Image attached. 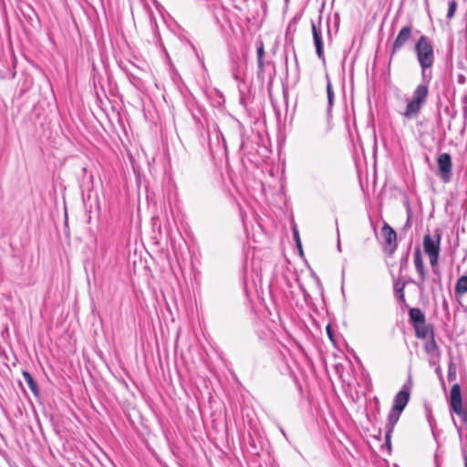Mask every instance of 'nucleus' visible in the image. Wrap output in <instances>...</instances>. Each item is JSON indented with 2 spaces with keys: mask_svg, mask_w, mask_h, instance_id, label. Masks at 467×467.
<instances>
[{
  "mask_svg": "<svg viewBox=\"0 0 467 467\" xmlns=\"http://www.w3.org/2000/svg\"><path fill=\"white\" fill-rule=\"evenodd\" d=\"M418 62L421 67L422 83L413 91L411 99L407 103L403 116L407 119L418 117L421 109L427 102L429 96V84L432 78L431 67L434 64V48L431 39L420 36L414 47Z\"/></svg>",
  "mask_w": 467,
  "mask_h": 467,
  "instance_id": "f257e3e1",
  "label": "nucleus"
},
{
  "mask_svg": "<svg viewBox=\"0 0 467 467\" xmlns=\"http://www.w3.org/2000/svg\"><path fill=\"white\" fill-rule=\"evenodd\" d=\"M402 411L396 410L394 408L391 409L389 416H388V423H387V432H386V444L388 447H390V437L391 432L393 431L394 425L398 422L400 413Z\"/></svg>",
  "mask_w": 467,
  "mask_h": 467,
  "instance_id": "6e6552de",
  "label": "nucleus"
},
{
  "mask_svg": "<svg viewBox=\"0 0 467 467\" xmlns=\"http://www.w3.org/2000/svg\"><path fill=\"white\" fill-rule=\"evenodd\" d=\"M326 79H327V112H329L331 110V108L334 103V91L332 88V84H331L329 76L327 74L326 75Z\"/></svg>",
  "mask_w": 467,
  "mask_h": 467,
  "instance_id": "dca6fc26",
  "label": "nucleus"
},
{
  "mask_svg": "<svg viewBox=\"0 0 467 467\" xmlns=\"http://www.w3.org/2000/svg\"><path fill=\"white\" fill-rule=\"evenodd\" d=\"M454 291L457 296H462L467 293V273L458 278Z\"/></svg>",
  "mask_w": 467,
  "mask_h": 467,
  "instance_id": "4468645a",
  "label": "nucleus"
},
{
  "mask_svg": "<svg viewBox=\"0 0 467 467\" xmlns=\"http://www.w3.org/2000/svg\"><path fill=\"white\" fill-rule=\"evenodd\" d=\"M415 336L418 338L424 339L428 337H431L434 335V330L431 325L427 324L426 321L422 324L415 325L414 327Z\"/></svg>",
  "mask_w": 467,
  "mask_h": 467,
  "instance_id": "9b49d317",
  "label": "nucleus"
},
{
  "mask_svg": "<svg viewBox=\"0 0 467 467\" xmlns=\"http://www.w3.org/2000/svg\"><path fill=\"white\" fill-rule=\"evenodd\" d=\"M441 234L435 231L434 235L426 234L423 238V250L427 254H440Z\"/></svg>",
  "mask_w": 467,
  "mask_h": 467,
  "instance_id": "423d86ee",
  "label": "nucleus"
},
{
  "mask_svg": "<svg viewBox=\"0 0 467 467\" xmlns=\"http://www.w3.org/2000/svg\"><path fill=\"white\" fill-rule=\"evenodd\" d=\"M456 379V367L453 362H450L448 366V380L453 381Z\"/></svg>",
  "mask_w": 467,
  "mask_h": 467,
  "instance_id": "6ab92c4d",
  "label": "nucleus"
},
{
  "mask_svg": "<svg viewBox=\"0 0 467 467\" xmlns=\"http://www.w3.org/2000/svg\"><path fill=\"white\" fill-rule=\"evenodd\" d=\"M452 420H453L454 425H455V426H457V425H456V422H455V420H454V419H452ZM456 428H457V431H458L459 435L461 436V433H462V428H461V427H456Z\"/></svg>",
  "mask_w": 467,
  "mask_h": 467,
  "instance_id": "a878e982",
  "label": "nucleus"
},
{
  "mask_svg": "<svg viewBox=\"0 0 467 467\" xmlns=\"http://www.w3.org/2000/svg\"><path fill=\"white\" fill-rule=\"evenodd\" d=\"M405 283L400 281H396L394 283V291L398 296V298L405 302V295H404Z\"/></svg>",
  "mask_w": 467,
  "mask_h": 467,
  "instance_id": "a211bd4d",
  "label": "nucleus"
},
{
  "mask_svg": "<svg viewBox=\"0 0 467 467\" xmlns=\"http://www.w3.org/2000/svg\"><path fill=\"white\" fill-rule=\"evenodd\" d=\"M438 361H439V359H437L436 358H433V356H430V364L431 365H435Z\"/></svg>",
  "mask_w": 467,
  "mask_h": 467,
  "instance_id": "b1692460",
  "label": "nucleus"
},
{
  "mask_svg": "<svg viewBox=\"0 0 467 467\" xmlns=\"http://www.w3.org/2000/svg\"><path fill=\"white\" fill-rule=\"evenodd\" d=\"M412 35V26H405L399 32L396 36L391 51V57L399 51L406 43H408Z\"/></svg>",
  "mask_w": 467,
  "mask_h": 467,
  "instance_id": "0eeeda50",
  "label": "nucleus"
},
{
  "mask_svg": "<svg viewBox=\"0 0 467 467\" xmlns=\"http://www.w3.org/2000/svg\"><path fill=\"white\" fill-rule=\"evenodd\" d=\"M438 176L444 183H448L452 176V161L449 153L443 152L437 157Z\"/></svg>",
  "mask_w": 467,
  "mask_h": 467,
  "instance_id": "7ed1b4c3",
  "label": "nucleus"
},
{
  "mask_svg": "<svg viewBox=\"0 0 467 467\" xmlns=\"http://www.w3.org/2000/svg\"><path fill=\"white\" fill-rule=\"evenodd\" d=\"M414 265L416 271L420 275V282L418 283V286L420 287L427 278V271L424 266L423 259L420 254V251L417 249L414 253Z\"/></svg>",
  "mask_w": 467,
  "mask_h": 467,
  "instance_id": "1a4fd4ad",
  "label": "nucleus"
},
{
  "mask_svg": "<svg viewBox=\"0 0 467 467\" xmlns=\"http://www.w3.org/2000/svg\"><path fill=\"white\" fill-rule=\"evenodd\" d=\"M23 378H24L25 381L26 382V384H27L28 388L30 389V390L33 392V394L36 397H37L38 394H39L38 387H37L36 382L35 381V379L31 376V374L29 372H27V371H23Z\"/></svg>",
  "mask_w": 467,
  "mask_h": 467,
  "instance_id": "2eb2a0df",
  "label": "nucleus"
},
{
  "mask_svg": "<svg viewBox=\"0 0 467 467\" xmlns=\"http://www.w3.org/2000/svg\"><path fill=\"white\" fill-rule=\"evenodd\" d=\"M456 8H457V3L454 0L451 1L449 3V8H448V13H447L448 19L452 18V16H454V14L456 12Z\"/></svg>",
  "mask_w": 467,
  "mask_h": 467,
  "instance_id": "aec40b11",
  "label": "nucleus"
},
{
  "mask_svg": "<svg viewBox=\"0 0 467 467\" xmlns=\"http://www.w3.org/2000/svg\"><path fill=\"white\" fill-rule=\"evenodd\" d=\"M409 316L413 327L426 321L425 315L420 308H410Z\"/></svg>",
  "mask_w": 467,
  "mask_h": 467,
  "instance_id": "ddd939ff",
  "label": "nucleus"
},
{
  "mask_svg": "<svg viewBox=\"0 0 467 467\" xmlns=\"http://www.w3.org/2000/svg\"><path fill=\"white\" fill-rule=\"evenodd\" d=\"M381 234L385 242V250L392 254L397 247V234L392 227L385 223L381 228Z\"/></svg>",
  "mask_w": 467,
  "mask_h": 467,
  "instance_id": "39448f33",
  "label": "nucleus"
},
{
  "mask_svg": "<svg viewBox=\"0 0 467 467\" xmlns=\"http://www.w3.org/2000/svg\"><path fill=\"white\" fill-rule=\"evenodd\" d=\"M435 372L438 375L442 387L444 388L445 387V383H444V380H443V376H442V372H441V367H437L436 369H435Z\"/></svg>",
  "mask_w": 467,
  "mask_h": 467,
  "instance_id": "4be33fe9",
  "label": "nucleus"
},
{
  "mask_svg": "<svg viewBox=\"0 0 467 467\" xmlns=\"http://www.w3.org/2000/svg\"><path fill=\"white\" fill-rule=\"evenodd\" d=\"M451 413L459 416L467 428V401L463 405L461 386L458 383L452 385L448 399Z\"/></svg>",
  "mask_w": 467,
  "mask_h": 467,
  "instance_id": "f03ea898",
  "label": "nucleus"
},
{
  "mask_svg": "<svg viewBox=\"0 0 467 467\" xmlns=\"http://www.w3.org/2000/svg\"><path fill=\"white\" fill-rule=\"evenodd\" d=\"M327 332L329 338L332 339V330H331L330 326L327 327Z\"/></svg>",
  "mask_w": 467,
  "mask_h": 467,
  "instance_id": "393cba45",
  "label": "nucleus"
},
{
  "mask_svg": "<svg viewBox=\"0 0 467 467\" xmlns=\"http://www.w3.org/2000/svg\"><path fill=\"white\" fill-rule=\"evenodd\" d=\"M312 34L313 40L316 47V52L318 58L322 61L323 64H326V57L324 54L323 48V38H322V30H321V23L318 24L312 22Z\"/></svg>",
  "mask_w": 467,
  "mask_h": 467,
  "instance_id": "20e7f679",
  "label": "nucleus"
},
{
  "mask_svg": "<svg viewBox=\"0 0 467 467\" xmlns=\"http://www.w3.org/2000/svg\"><path fill=\"white\" fill-rule=\"evenodd\" d=\"M439 254H428L430 258V264L433 268H435L438 265Z\"/></svg>",
  "mask_w": 467,
  "mask_h": 467,
  "instance_id": "412c9836",
  "label": "nucleus"
},
{
  "mask_svg": "<svg viewBox=\"0 0 467 467\" xmlns=\"http://www.w3.org/2000/svg\"><path fill=\"white\" fill-rule=\"evenodd\" d=\"M424 349L430 356H433V358L440 359L441 351L435 340L434 335H432V337H430V339L424 344Z\"/></svg>",
  "mask_w": 467,
  "mask_h": 467,
  "instance_id": "f8f14e48",
  "label": "nucleus"
},
{
  "mask_svg": "<svg viewBox=\"0 0 467 467\" xmlns=\"http://www.w3.org/2000/svg\"><path fill=\"white\" fill-rule=\"evenodd\" d=\"M294 238L297 244V245L299 247H301V244H300V239H299V234H298V231L296 229H294Z\"/></svg>",
  "mask_w": 467,
  "mask_h": 467,
  "instance_id": "5701e85b",
  "label": "nucleus"
},
{
  "mask_svg": "<svg viewBox=\"0 0 467 467\" xmlns=\"http://www.w3.org/2000/svg\"><path fill=\"white\" fill-rule=\"evenodd\" d=\"M256 53H257V64H258V69H259V72H263L264 71V61H263V57L265 56V47H264V44L263 42H260L257 46V49H256Z\"/></svg>",
  "mask_w": 467,
  "mask_h": 467,
  "instance_id": "f3484780",
  "label": "nucleus"
},
{
  "mask_svg": "<svg viewBox=\"0 0 467 467\" xmlns=\"http://www.w3.org/2000/svg\"><path fill=\"white\" fill-rule=\"evenodd\" d=\"M410 400V390L405 389V387L397 393L394 399L393 407L396 410L402 411L407 406Z\"/></svg>",
  "mask_w": 467,
  "mask_h": 467,
  "instance_id": "9d476101",
  "label": "nucleus"
}]
</instances>
